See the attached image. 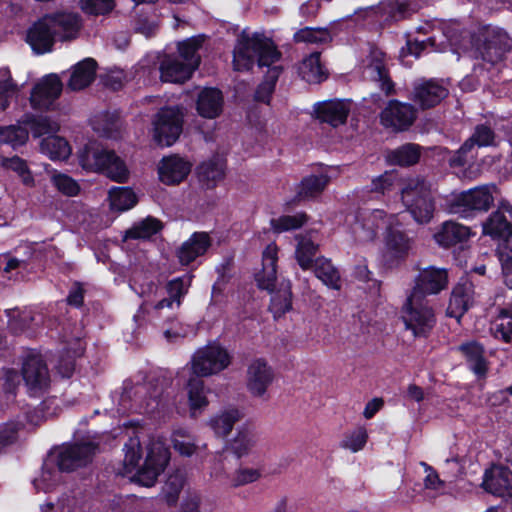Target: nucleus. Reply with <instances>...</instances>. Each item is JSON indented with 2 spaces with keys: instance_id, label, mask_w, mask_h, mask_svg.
Segmentation results:
<instances>
[{
  "instance_id": "f704fd0d",
  "label": "nucleus",
  "mask_w": 512,
  "mask_h": 512,
  "mask_svg": "<svg viewBox=\"0 0 512 512\" xmlns=\"http://www.w3.org/2000/svg\"><path fill=\"white\" fill-rule=\"evenodd\" d=\"M472 235L468 226L454 221H446L434 234V239L440 246L450 247L466 242Z\"/></svg>"
},
{
  "instance_id": "f3484780",
  "label": "nucleus",
  "mask_w": 512,
  "mask_h": 512,
  "mask_svg": "<svg viewBox=\"0 0 512 512\" xmlns=\"http://www.w3.org/2000/svg\"><path fill=\"white\" fill-rule=\"evenodd\" d=\"M63 84L59 75L47 74L39 79L32 88L30 103L34 109L48 110L59 98Z\"/></svg>"
},
{
  "instance_id": "393cba45",
  "label": "nucleus",
  "mask_w": 512,
  "mask_h": 512,
  "mask_svg": "<svg viewBox=\"0 0 512 512\" xmlns=\"http://www.w3.org/2000/svg\"><path fill=\"white\" fill-rule=\"evenodd\" d=\"M483 488L500 497H512V471L503 466H493L484 474Z\"/></svg>"
},
{
  "instance_id": "5fc2aeb1",
  "label": "nucleus",
  "mask_w": 512,
  "mask_h": 512,
  "mask_svg": "<svg viewBox=\"0 0 512 512\" xmlns=\"http://www.w3.org/2000/svg\"><path fill=\"white\" fill-rule=\"evenodd\" d=\"M314 272L316 277L328 287L333 289H338L340 287V275L328 259H316L314 263Z\"/></svg>"
},
{
  "instance_id": "e2e57ef3",
  "label": "nucleus",
  "mask_w": 512,
  "mask_h": 512,
  "mask_svg": "<svg viewBox=\"0 0 512 512\" xmlns=\"http://www.w3.org/2000/svg\"><path fill=\"white\" fill-rule=\"evenodd\" d=\"M294 38L297 42L324 44L332 40V35L326 28L306 27L297 31Z\"/></svg>"
},
{
  "instance_id": "09e8293b",
  "label": "nucleus",
  "mask_w": 512,
  "mask_h": 512,
  "mask_svg": "<svg viewBox=\"0 0 512 512\" xmlns=\"http://www.w3.org/2000/svg\"><path fill=\"white\" fill-rule=\"evenodd\" d=\"M24 85L25 83L18 84L12 78L9 68H0V112L9 106L12 97L19 93Z\"/></svg>"
},
{
  "instance_id": "4d7b16f0",
  "label": "nucleus",
  "mask_w": 512,
  "mask_h": 512,
  "mask_svg": "<svg viewBox=\"0 0 512 512\" xmlns=\"http://www.w3.org/2000/svg\"><path fill=\"white\" fill-rule=\"evenodd\" d=\"M298 245L295 256L299 266L304 269H310L313 266V259L317 251V245L308 236H297Z\"/></svg>"
},
{
  "instance_id": "7c9ffc66",
  "label": "nucleus",
  "mask_w": 512,
  "mask_h": 512,
  "mask_svg": "<svg viewBox=\"0 0 512 512\" xmlns=\"http://www.w3.org/2000/svg\"><path fill=\"white\" fill-rule=\"evenodd\" d=\"M397 225V216L390 215L389 223L385 228V243L386 254L392 259H401L405 257L410 249L409 239L396 228Z\"/></svg>"
},
{
  "instance_id": "37998d69",
  "label": "nucleus",
  "mask_w": 512,
  "mask_h": 512,
  "mask_svg": "<svg viewBox=\"0 0 512 512\" xmlns=\"http://www.w3.org/2000/svg\"><path fill=\"white\" fill-rule=\"evenodd\" d=\"M171 443L174 450L184 457H190L200 449L197 439L183 427L175 428L172 431Z\"/></svg>"
},
{
  "instance_id": "7ed1b4c3",
  "label": "nucleus",
  "mask_w": 512,
  "mask_h": 512,
  "mask_svg": "<svg viewBox=\"0 0 512 512\" xmlns=\"http://www.w3.org/2000/svg\"><path fill=\"white\" fill-rule=\"evenodd\" d=\"M123 469L121 473L142 486H153L170 460L169 448L160 438H151L146 445V456L142 465L141 443L138 434L130 436L124 444Z\"/></svg>"
},
{
  "instance_id": "4c0bfd02",
  "label": "nucleus",
  "mask_w": 512,
  "mask_h": 512,
  "mask_svg": "<svg viewBox=\"0 0 512 512\" xmlns=\"http://www.w3.org/2000/svg\"><path fill=\"white\" fill-rule=\"evenodd\" d=\"M186 391L188 397L189 411L191 417H197L209 405L207 389L203 380L193 375H188Z\"/></svg>"
},
{
  "instance_id": "c03bdc74",
  "label": "nucleus",
  "mask_w": 512,
  "mask_h": 512,
  "mask_svg": "<svg viewBox=\"0 0 512 512\" xmlns=\"http://www.w3.org/2000/svg\"><path fill=\"white\" fill-rule=\"evenodd\" d=\"M490 331L494 338L505 343L512 342V308H501L492 320Z\"/></svg>"
},
{
  "instance_id": "3c124183",
  "label": "nucleus",
  "mask_w": 512,
  "mask_h": 512,
  "mask_svg": "<svg viewBox=\"0 0 512 512\" xmlns=\"http://www.w3.org/2000/svg\"><path fill=\"white\" fill-rule=\"evenodd\" d=\"M299 74L308 83H320L326 79V73L320 63L319 53H312L299 66Z\"/></svg>"
},
{
  "instance_id": "a18cd8bd",
  "label": "nucleus",
  "mask_w": 512,
  "mask_h": 512,
  "mask_svg": "<svg viewBox=\"0 0 512 512\" xmlns=\"http://www.w3.org/2000/svg\"><path fill=\"white\" fill-rule=\"evenodd\" d=\"M110 208L113 211L125 212L132 209L138 197L129 187H112L108 193Z\"/></svg>"
},
{
  "instance_id": "6ab92c4d",
  "label": "nucleus",
  "mask_w": 512,
  "mask_h": 512,
  "mask_svg": "<svg viewBox=\"0 0 512 512\" xmlns=\"http://www.w3.org/2000/svg\"><path fill=\"white\" fill-rule=\"evenodd\" d=\"M23 379L26 383L29 393L37 396L44 392L50 383L48 369L40 355L31 353L23 363Z\"/></svg>"
},
{
  "instance_id": "774afa93",
  "label": "nucleus",
  "mask_w": 512,
  "mask_h": 512,
  "mask_svg": "<svg viewBox=\"0 0 512 512\" xmlns=\"http://www.w3.org/2000/svg\"><path fill=\"white\" fill-rule=\"evenodd\" d=\"M499 260L506 286L512 289V243L506 241L498 248Z\"/></svg>"
},
{
  "instance_id": "603ef678",
  "label": "nucleus",
  "mask_w": 512,
  "mask_h": 512,
  "mask_svg": "<svg viewBox=\"0 0 512 512\" xmlns=\"http://www.w3.org/2000/svg\"><path fill=\"white\" fill-rule=\"evenodd\" d=\"M270 310L275 318L281 317L292 308V293L290 282H282L281 288L271 292Z\"/></svg>"
},
{
  "instance_id": "bf43d9fd",
  "label": "nucleus",
  "mask_w": 512,
  "mask_h": 512,
  "mask_svg": "<svg viewBox=\"0 0 512 512\" xmlns=\"http://www.w3.org/2000/svg\"><path fill=\"white\" fill-rule=\"evenodd\" d=\"M1 164L5 169L16 173L25 186L33 187L35 185V179L32 172L30 171L26 161L22 158L18 156L3 158Z\"/></svg>"
},
{
  "instance_id": "ddd939ff",
  "label": "nucleus",
  "mask_w": 512,
  "mask_h": 512,
  "mask_svg": "<svg viewBox=\"0 0 512 512\" xmlns=\"http://www.w3.org/2000/svg\"><path fill=\"white\" fill-rule=\"evenodd\" d=\"M96 450L97 444L91 441L66 444L53 451L48 458H53L61 472H69L90 463Z\"/></svg>"
},
{
  "instance_id": "69168bd1",
  "label": "nucleus",
  "mask_w": 512,
  "mask_h": 512,
  "mask_svg": "<svg viewBox=\"0 0 512 512\" xmlns=\"http://www.w3.org/2000/svg\"><path fill=\"white\" fill-rule=\"evenodd\" d=\"M54 187L62 194L73 197L79 194L80 185L67 174L55 171L51 176Z\"/></svg>"
},
{
  "instance_id": "864d4df0",
  "label": "nucleus",
  "mask_w": 512,
  "mask_h": 512,
  "mask_svg": "<svg viewBox=\"0 0 512 512\" xmlns=\"http://www.w3.org/2000/svg\"><path fill=\"white\" fill-rule=\"evenodd\" d=\"M29 127L22 123L0 127V143L10 145L12 148L22 146L28 140Z\"/></svg>"
},
{
  "instance_id": "052dcab7",
  "label": "nucleus",
  "mask_w": 512,
  "mask_h": 512,
  "mask_svg": "<svg viewBox=\"0 0 512 512\" xmlns=\"http://www.w3.org/2000/svg\"><path fill=\"white\" fill-rule=\"evenodd\" d=\"M326 175H311L303 179L299 186L298 196L300 198H312L320 194L328 184Z\"/></svg>"
},
{
  "instance_id": "e433bc0d",
  "label": "nucleus",
  "mask_w": 512,
  "mask_h": 512,
  "mask_svg": "<svg viewBox=\"0 0 512 512\" xmlns=\"http://www.w3.org/2000/svg\"><path fill=\"white\" fill-rule=\"evenodd\" d=\"M223 108V95L216 88H204L198 95L196 109L198 114L207 119L218 117Z\"/></svg>"
},
{
  "instance_id": "ea45409f",
  "label": "nucleus",
  "mask_w": 512,
  "mask_h": 512,
  "mask_svg": "<svg viewBox=\"0 0 512 512\" xmlns=\"http://www.w3.org/2000/svg\"><path fill=\"white\" fill-rule=\"evenodd\" d=\"M466 358L470 370L478 377L484 378L488 372V361L484 357V348L475 341L461 344L457 348Z\"/></svg>"
},
{
  "instance_id": "9d476101",
  "label": "nucleus",
  "mask_w": 512,
  "mask_h": 512,
  "mask_svg": "<svg viewBox=\"0 0 512 512\" xmlns=\"http://www.w3.org/2000/svg\"><path fill=\"white\" fill-rule=\"evenodd\" d=\"M402 319L407 329L411 330L414 336H424L434 324L435 317L427 302L417 292H411L403 309Z\"/></svg>"
},
{
  "instance_id": "9b49d317",
  "label": "nucleus",
  "mask_w": 512,
  "mask_h": 512,
  "mask_svg": "<svg viewBox=\"0 0 512 512\" xmlns=\"http://www.w3.org/2000/svg\"><path fill=\"white\" fill-rule=\"evenodd\" d=\"M350 232L358 243L372 242L380 230L386 228L389 217L383 210H361L347 219Z\"/></svg>"
},
{
  "instance_id": "dca6fc26",
  "label": "nucleus",
  "mask_w": 512,
  "mask_h": 512,
  "mask_svg": "<svg viewBox=\"0 0 512 512\" xmlns=\"http://www.w3.org/2000/svg\"><path fill=\"white\" fill-rule=\"evenodd\" d=\"M496 145L494 131L485 124L477 125L473 134L463 143L456 154L450 159L451 166H464L474 160L475 148Z\"/></svg>"
},
{
  "instance_id": "5701e85b",
  "label": "nucleus",
  "mask_w": 512,
  "mask_h": 512,
  "mask_svg": "<svg viewBox=\"0 0 512 512\" xmlns=\"http://www.w3.org/2000/svg\"><path fill=\"white\" fill-rule=\"evenodd\" d=\"M384 58L381 50L370 48L369 55L363 61V74L366 78L379 82L381 90L388 95L393 92L394 84L387 76Z\"/></svg>"
},
{
  "instance_id": "a878e982",
  "label": "nucleus",
  "mask_w": 512,
  "mask_h": 512,
  "mask_svg": "<svg viewBox=\"0 0 512 512\" xmlns=\"http://www.w3.org/2000/svg\"><path fill=\"white\" fill-rule=\"evenodd\" d=\"M350 111L351 102L349 100H329L314 105L317 118L333 127L344 124Z\"/></svg>"
},
{
  "instance_id": "c85d7f7f",
  "label": "nucleus",
  "mask_w": 512,
  "mask_h": 512,
  "mask_svg": "<svg viewBox=\"0 0 512 512\" xmlns=\"http://www.w3.org/2000/svg\"><path fill=\"white\" fill-rule=\"evenodd\" d=\"M504 213H508L512 219V204L507 201L500 202L498 210L482 224L484 235H489L494 239L512 236V225Z\"/></svg>"
},
{
  "instance_id": "f03ea898",
  "label": "nucleus",
  "mask_w": 512,
  "mask_h": 512,
  "mask_svg": "<svg viewBox=\"0 0 512 512\" xmlns=\"http://www.w3.org/2000/svg\"><path fill=\"white\" fill-rule=\"evenodd\" d=\"M281 53L277 50L273 41L263 34L254 33L249 36L245 32L238 38L233 51V66L237 71L250 70L255 59L260 68L268 67L265 80L258 86L255 98L257 101L268 103L274 91L275 84L281 74Z\"/></svg>"
},
{
  "instance_id": "72a5a7b5",
  "label": "nucleus",
  "mask_w": 512,
  "mask_h": 512,
  "mask_svg": "<svg viewBox=\"0 0 512 512\" xmlns=\"http://www.w3.org/2000/svg\"><path fill=\"white\" fill-rule=\"evenodd\" d=\"M448 95V90L438 81L429 80L414 87L413 100L423 109L439 104Z\"/></svg>"
},
{
  "instance_id": "58836bf2",
  "label": "nucleus",
  "mask_w": 512,
  "mask_h": 512,
  "mask_svg": "<svg viewBox=\"0 0 512 512\" xmlns=\"http://www.w3.org/2000/svg\"><path fill=\"white\" fill-rule=\"evenodd\" d=\"M97 63L92 58H86L71 68L68 88L79 91L88 87L95 79Z\"/></svg>"
},
{
  "instance_id": "a211bd4d",
  "label": "nucleus",
  "mask_w": 512,
  "mask_h": 512,
  "mask_svg": "<svg viewBox=\"0 0 512 512\" xmlns=\"http://www.w3.org/2000/svg\"><path fill=\"white\" fill-rule=\"evenodd\" d=\"M273 380V369L264 359H254L249 363L245 383L252 397L264 399Z\"/></svg>"
},
{
  "instance_id": "aec40b11",
  "label": "nucleus",
  "mask_w": 512,
  "mask_h": 512,
  "mask_svg": "<svg viewBox=\"0 0 512 512\" xmlns=\"http://www.w3.org/2000/svg\"><path fill=\"white\" fill-rule=\"evenodd\" d=\"M477 296L478 293L475 291L474 284L468 278H462L452 291L447 315L459 321L468 309L475 304Z\"/></svg>"
},
{
  "instance_id": "2f4dec72",
  "label": "nucleus",
  "mask_w": 512,
  "mask_h": 512,
  "mask_svg": "<svg viewBox=\"0 0 512 512\" xmlns=\"http://www.w3.org/2000/svg\"><path fill=\"white\" fill-rule=\"evenodd\" d=\"M56 39L47 20L43 17L27 33V42L36 54H45L52 50Z\"/></svg>"
},
{
  "instance_id": "473e14b6",
  "label": "nucleus",
  "mask_w": 512,
  "mask_h": 512,
  "mask_svg": "<svg viewBox=\"0 0 512 512\" xmlns=\"http://www.w3.org/2000/svg\"><path fill=\"white\" fill-rule=\"evenodd\" d=\"M421 7L420 0H382L373 13H380L383 21H398Z\"/></svg>"
},
{
  "instance_id": "f8f14e48",
  "label": "nucleus",
  "mask_w": 512,
  "mask_h": 512,
  "mask_svg": "<svg viewBox=\"0 0 512 512\" xmlns=\"http://www.w3.org/2000/svg\"><path fill=\"white\" fill-rule=\"evenodd\" d=\"M153 139L161 146H171L182 133L183 112L179 107L162 108L153 120Z\"/></svg>"
},
{
  "instance_id": "b1692460",
  "label": "nucleus",
  "mask_w": 512,
  "mask_h": 512,
  "mask_svg": "<svg viewBox=\"0 0 512 512\" xmlns=\"http://www.w3.org/2000/svg\"><path fill=\"white\" fill-rule=\"evenodd\" d=\"M191 164L182 157H163L158 164V175L162 183L174 185L182 182L190 173Z\"/></svg>"
},
{
  "instance_id": "bb28decb",
  "label": "nucleus",
  "mask_w": 512,
  "mask_h": 512,
  "mask_svg": "<svg viewBox=\"0 0 512 512\" xmlns=\"http://www.w3.org/2000/svg\"><path fill=\"white\" fill-rule=\"evenodd\" d=\"M447 281L446 270L428 267L420 271L412 292H417L422 298L425 295L437 294L446 287Z\"/></svg>"
},
{
  "instance_id": "4468645a",
  "label": "nucleus",
  "mask_w": 512,
  "mask_h": 512,
  "mask_svg": "<svg viewBox=\"0 0 512 512\" xmlns=\"http://www.w3.org/2000/svg\"><path fill=\"white\" fill-rule=\"evenodd\" d=\"M417 119L414 105L393 99L387 102L380 113V123L393 132L407 131Z\"/></svg>"
},
{
  "instance_id": "0e129e2a",
  "label": "nucleus",
  "mask_w": 512,
  "mask_h": 512,
  "mask_svg": "<svg viewBox=\"0 0 512 512\" xmlns=\"http://www.w3.org/2000/svg\"><path fill=\"white\" fill-rule=\"evenodd\" d=\"M94 131L105 137H112L113 132L118 128V119L115 115L107 112L98 114L91 120Z\"/></svg>"
},
{
  "instance_id": "4be33fe9",
  "label": "nucleus",
  "mask_w": 512,
  "mask_h": 512,
  "mask_svg": "<svg viewBox=\"0 0 512 512\" xmlns=\"http://www.w3.org/2000/svg\"><path fill=\"white\" fill-rule=\"evenodd\" d=\"M145 392L146 387L143 385H136L131 388L124 387V390L120 395L114 396L118 397L117 412L119 414H125L128 411H135L138 413L153 412L158 403L155 399H150L146 404H144L143 397Z\"/></svg>"
},
{
  "instance_id": "39448f33",
  "label": "nucleus",
  "mask_w": 512,
  "mask_h": 512,
  "mask_svg": "<svg viewBox=\"0 0 512 512\" xmlns=\"http://www.w3.org/2000/svg\"><path fill=\"white\" fill-rule=\"evenodd\" d=\"M22 123L29 127L34 137H43L40 142V151L52 161H65L71 153L69 142L56 133L60 130V124L47 116H34L26 114L22 117Z\"/></svg>"
},
{
  "instance_id": "6e6d98bb",
  "label": "nucleus",
  "mask_w": 512,
  "mask_h": 512,
  "mask_svg": "<svg viewBox=\"0 0 512 512\" xmlns=\"http://www.w3.org/2000/svg\"><path fill=\"white\" fill-rule=\"evenodd\" d=\"M368 441V432L365 427L359 426L344 433L340 447L351 453H357L364 449Z\"/></svg>"
},
{
  "instance_id": "f257e3e1",
  "label": "nucleus",
  "mask_w": 512,
  "mask_h": 512,
  "mask_svg": "<svg viewBox=\"0 0 512 512\" xmlns=\"http://www.w3.org/2000/svg\"><path fill=\"white\" fill-rule=\"evenodd\" d=\"M418 33L431 34L427 39L415 38L407 41L408 54L419 57L430 46L436 47L438 34H441L453 46L457 53L467 54L470 58L481 59L494 65L500 62L504 53L510 47V39L507 33L492 25H479L468 35L460 30L459 24L450 23H425L418 28Z\"/></svg>"
},
{
  "instance_id": "13d9d810",
  "label": "nucleus",
  "mask_w": 512,
  "mask_h": 512,
  "mask_svg": "<svg viewBox=\"0 0 512 512\" xmlns=\"http://www.w3.org/2000/svg\"><path fill=\"white\" fill-rule=\"evenodd\" d=\"M261 476V470L258 468L240 466L227 476L226 484L232 488H238L258 481Z\"/></svg>"
},
{
  "instance_id": "de8ad7c7",
  "label": "nucleus",
  "mask_w": 512,
  "mask_h": 512,
  "mask_svg": "<svg viewBox=\"0 0 512 512\" xmlns=\"http://www.w3.org/2000/svg\"><path fill=\"white\" fill-rule=\"evenodd\" d=\"M162 228L159 220L153 217H147L141 221L135 222L131 228L126 230L124 240L135 239L145 240L157 234Z\"/></svg>"
},
{
  "instance_id": "49530a36",
  "label": "nucleus",
  "mask_w": 512,
  "mask_h": 512,
  "mask_svg": "<svg viewBox=\"0 0 512 512\" xmlns=\"http://www.w3.org/2000/svg\"><path fill=\"white\" fill-rule=\"evenodd\" d=\"M420 157V148L416 144L407 143L386 154L388 163L400 166H409L415 164Z\"/></svg>"
},
{
  "instance_id": "680f3d73",
  "label": "nucleus",
  "mask_w": 512,
  "mask_h": 512,
  "mask_svg": "<svg viewBox=\"0 0 512 512\" xmlns=\"http://www.w3.org/2000/svg\"><path fill=\"white\" fill-rule=\"evenodd\" d=\"M307 221V216L304 213H297L295 215H282L278 218H273L270 221L271 228L275 233H283L302 227Z\"/></svg>"
},
{
  "instance_id": "6e6552de",
  "label": "nucleus",
  "mask_w": 512,
  "mask_h": 512,
  "mask_svg": "<svg viewBox=\"0 0 512 512\" xmlns=\"http://www.w3.org/2000/svg\"><path fill=\"white\" fill-rule=\"evenodd\" d=\"M231 363L228 351L218 343H211L195 351L191 358V367L183 368L179 373L180 379L187 375L209 377L225 370Z\"/></svg>"
},
{
  "instance_id": "338daca9",
  "label": "nucleus",
  "mask_w": 512,
  "mask_h": 512,
  "mask_svg": "<svg viewBox=\"0 0 512 512\" xmlns=\"http://www.w3.org/2000/svg\"><path fill=\"white\" fill-rule=\"evenodd\" d=\"M426 476L424 478V490L431 497H436L444 492L445 482L440 479L438 473L427 463L421 462Z\"/></svg>"
},
{
  "instance_id": "20e7f679",
  "label": "nucleus",
  "mask_w": 512,
  "mask_h": 512,
  "mask_svg": "<svg viewBox=\"0 0 512 512\" xmlns=\"http://www.w3.org/2000/svg\"><path fill=\"white\" fill-rule=\"evenodd\" d=\"M202 36L191 37L178 43V55H166L160 63V77L164 82L183 83L189 80L200 64L198 50Z\"/></svg>"
},
{
  "instance_id": "a19ab883",
  "label": "nucleus",
  "mask_w": 512,
  "mask_h": 512,
  "mask_svg": "<svg viewBox=\"0 0 512 512\" xmlns=\"http://www.w3.org/2000/svg\"><path fill=\"white\" fill-rule=\"evenodd\" d=\"M61 473L53 458H47L43 463L40 475L33 480L35 489L45 493L51 492L62 481Z\"/></svg>"
},
{
  "instance_id": "2eb2a0df",
  "label": "nucleus",
  "mask_w": 512,
  "mask_h": 512,
  "mask_svg": "<svg viewBox=\"0 0 512 512\" xmlns=\"http://www.w3.org/2000/svg\"><path fill=\"white\" fill-rule=\"evenodd\" d=\"M191 278L190 275H184L169 281L167 284L168 298L158 301L153 306L147 303L142 304L134 318L136 320L140 318V313L144 311L148 313L153 312L157 316H163L162 311L165 309L171 312L177 310L181 305L182 299L188 292L191 285Z\"/></svg>"
},
{
  "instance_id": "412c9836",
  "label": "nucleus",
  "mask_w": 512,
  "mask_h": 512,
  "mask_svg": "<svg viewBox=\"0 0 512 512\" xmlns=\"http://www.w3.org/2000/svg\"><path fill=\"white\" fill-rule=\"evenodd\" d=\"M56 38L60 41L76 39L82 28L81 17L73 12H56L44 16Z\"/></svg>"
},
{
  "instance_id": "c9c22d12",
  "label": "nucleus",
  "mask_w": 512,
  "mask_h": 512,
  "mask_svg": "<svg viewBox=\"0 0 512 512\" xmlns=\"http://www.w3.org/2000/svg\"><path fill=\"white\" fill-rule=\"evenodd\" d=\"M211 242L207 233L196 232L186 240L177 251V256L182 265H188L197 257L203 255Z\"/></svg>"
},
{
  "instance_id": "c756f323",
  "label": "nucleus",
  "mask_w": 512,
  "mask_h": 512,
  "mask_svg": "<svg viewBox=\"0 0 512 512\" xmlns=\"http://www.w3.org/2000/svg\"><path fill=\"white\" fill-rule=\"evenodd\" d=\"M258 441L255 428L248 423L238 427L235 436L228 442L226 449L238 459L249 456Z\"/></svg>"
},
{
  "instance_id": "8fccbe9b",
  "label": "nucleus",
  "mask_w": 512,
  "mask_h": 512,
  "mask_svg": "<svg viewBox=\"0 0 512 512\" xmlns=\"http://www.w3.org/2000/svg\"><path fill=\"white\" fill-rule=\"evenodd\" d=\"M226 168L225 159L221 156H214L204 161L198 167V175L207 184H215L224 177Z\"/></svg>"
},
{
  "instance_id": "79ce46f5",
  "label": "nucleus",
  "mask_w": 512,
  "mask_h": 512,
  "mask_svg": "<svg viewBox=\"0 0 512 512\" xmlns=\"http://www.w3.org/2000/svg\"><path fill=\"white\" fill-rule=\"evenodd\" d=\"M244 417L242 410L229 407L210 419V426L218 436H227L234 426V424L240 421Z\"/></svg>"
},
{
  "instance_id": "423d86ee",
  "label": "nucleus",
  "mask_w": 512,
  "mask_h": 512,
  "mask_svg": "<svg viewBox=\"0 0 512 512\" xmlns=\"http://www.w3.org/2000/svg\"><path fill=\"white\" fill-rule=\"evenodd\" d=\"M80 166L89 172H102L111 180L123 183L128 180L129 170L113 151L96 143L86 145L78 155Z\"/></svg>"
},
{
  "instance_id": "1a4fd4ad",
  "label": "nucleus",
  "mask_w": 512,
  "mask_h": 512,
  "mask_svg": "<svg viewBox=\"0 0 512 512\" xmlns=\"http://www.w3.org/2000/svg\"><path fill=\"white\" fill-rule=\"evenodd\" d=\"M401 198L415 221L427 223L431 220L434 211L431 185L424 178H409L401 190Z\"/></svg>"
},
{
  "instance_id": "0eeeda50",
  "label": "nucleus",
  "mask_w": 512,
  "mask_h": 512,
  "mask_svg": "<svg viewBox=\"0 0 512 512\" xmlns=\"http://www.w3.org/2000/svg\"><path fill=\"white\" fill-rule=\"evenodd\" d=\"M497 187L494 184L481 185L472 189L452 193L446 200V209L451 214L470 218L474 212H486L494 202Z\"/></svg>"
},
{
  "instance_id": "cd10ccee",
  "label": "nucleus",
  "mask_w": 512,
  "mask_h": 512,
  "mask_svg": "<svg viewBox=\"0 0 512 512\" xmlns=\"http://www.w3.org/2000/svg\"><path fill=\"white\" fill-rule=\"evenodd\" d=\"M277 260L278 247L275 243H270L262 254V269L255 274V281L260 289L273 292L277 280Z\"/></svg>"
}]
</instances>
